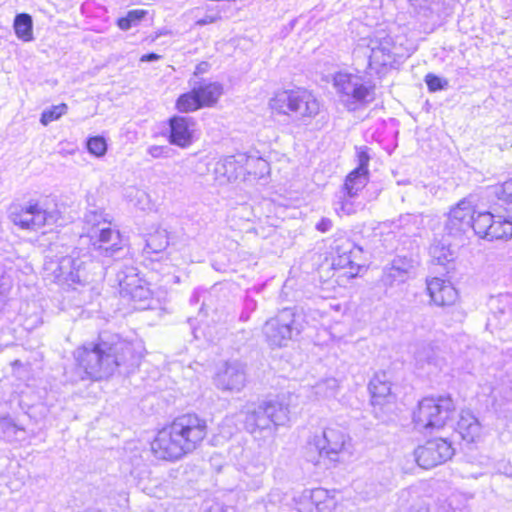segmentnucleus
<instances>
[{
  "instance_id": "obj_15",
  "label": "nucleus",
  "mask_w": 512,
  "mask_h": 512,
  "mask_svg": "<svg viewBox=\"0 0 512 512\" xmlns=\"http://www.w3.org/2000/svg\"><path fill=\"white\" fill-rule=\"evenodd\" d=\"M475 214V203L472 196L463 198L450 209L445 223V230L451 236H460L471 229V221Z\"/></svg>"
},
{
  "instance_id": "obj_2",
  "label": "nucleus",
  "mask_w": 512,
  "mask_h": 512,
  "mask_svg": "<svg viewBox=\"0 0 512 512\" xmlns=\"http://www.w3.org/2000/svg\"><path fill=\"white\" fill-rule=\"evenodd\" d=\"M89 238L91 255L81 254L80 250H73L71 254L62 257L54 270L55 278L72 284H85L89 281L87 265L91 264V257L100 259L103 264L109 260H119L126 254V248L121 234L111 227H102L94 230Z\"/></svg>"
},
{
  "instance_id": "obj_47",
  "label": "nucleus",
  "mask_w": 512,
  "mask_h": 512,
  "mask_svg": "<svg viewBox=\"0 0 512 512\" xmlns=\"http://www.w3.org/2000/svg\"><path fill=\"white\" fill-rule=\"evenodd\" d=\"M284 498V494L279 489H273L268 494V502L272 504L281 503Z\"/></svg>"
},
{
  "instance_id": "obj_48",
  "label": "nucleus",
  "mask_w": 512,
  "mask_h": 512,
  "mask_svg": "<svg viewBox=\"0 0 512 512\" xmlns=\"http://www.w3.org/2000/svg\"><path fill=\"white\" fill-rule=\"evenodd\" d=\"M332 228V221L329 218H322L317 224L316 229L320 232H327Z\"/></svg>"
},
{
  "instance_id": "obj_16",
  "label": "nucleus",
  "mask_w": 512,
  "mask_h": 512,
  "mask_svg": "<svg viewBox=\"0 0 512 512\" xmlns=\"http://www.w3.org/2000/svg\"><path fill=\"white\" fill-rule=\"evenodd\" d=\"M347 439V434L340 426H327L322 436L316 437L314 445L321 457L325 456L332 461H337V456L343 451Z\"/></svg>"
},
{
  "instance_id": "obj_36",
  "label": "nucleus",
  "mask_w": 512,
  "mask_h": 512,
  "mask_svg": "<svg viewBox=\"0 0 512 512\" xmlns=\"http://www.w3.org/2000/svg\"><path fill=\"white\" fill-rule=\"evenodd\" d=\"M67 110L68 106L65 103L51 106L42 112L40 122L42 125L47 126L49 123L58 120L62 115L66 114Z\"/></svg>"
},
{
  "instance_id": "obj_6",
  "label": "nucleus",
  "mask_w": 512,
  "mask_h": 512,
  "mask_svg": "<svg viewBox=\"0 0 512 512\" xmlns=\"http://www.w3.org/2000/svg\"><path fill=\"white\" fill-rule=\"evenodd\" d=\"M305 314L296 308H284L263 326L266 341L271 347H285L306 328Z\"/></svg>"
},
{
  "instance_id": "obj_45",
  "label": "nucleus",
  "mask_w": 512,
  "mask_h": 512,
  "mask_svg": "<svg viewBox=\"0 0 512 512\" xmlns=\"http://www.w3.org/2000/svg\"><path fill=\"white\" fill-rule=\"evenodd\" d=\"M357 161L358 166L354 170L368 173V164L370 161V156L367 152L366 147H361L357 150Z\"/></svg>"
},
{
  "instance_id": "obj_9",
  "label": "nucleus",
  "mask_w": 512,
  "mask_h": 512,
  "mask_svg": "<svg viewBox=\"0 0 512 512\" xmlns=\"http://www.w3.org/2000/svg\"><path fill=\"white\" fill-rule=\"evenodd\" d=\"M60 214L56 208H49L44 202L29 201L25 205H12L10 220L21 229L37 231L45 225L56 224Z\"/></svg>"
},
{
  "instance_id": "obj_37",
  "label": "nucleus",
  "mask_w": 512,
  "mask_h": 512,
  "mask_svg": "<svg viewBox=\"0 0 512 512\" xmlns=\"http://www.w3.org/2000/svg\"><path fill=\"white\" fill-rule=\"evenodd\" d=\"M212 295L210 292L202 289H195L190 297V304L196 305L202 301L200 311H208L212 308Z\"/></svg>"
},
{
  "instance_id": "obj_38",
  "label": "nucleus",
  "mask_w": 512,
  "mask_h": 512,
  "mask_svg": "<svg viewBox=\"0 0 512 512\" xmlns=\"http://www.w3.org/2000/svg\"><path fill=\"white\" fill-rule=\"evenodd\" d=\"M335 251V256H346L351 253H361L362 249L357 247L352 241L348 239H342L336 241L335 246L333 247Z\"/></svg>"
},
{
  "instance_id": "obj_13",
  "label": "nucleus",
  "mask_w": 512,
  "mask_h": 512,
  "mask_svg": "<svg viewBox=\"0 0 512 512\" xmlns=\"http://www.w3.org/2000/svg\"><path fill=\"white\" fill-rule=\"evenodd\" d=\"M334 86L348 107L374 100V86L364 84L357 75L337 73L334 76Z\"/></svg>"
},
{
  "instance_id": "obj_24",
  "label": "nucleus",
  "mask_w": 512,
  "mask_h": 512,
  "mask_svg": "<svg viewBox=\"0 0 512 512\" xmlns=\"http://www.w3.org/2000/svg\"><path fill=\"white\" fill-rule=\"evenodd\" d=\"M245 384V365L239 361L226 362V390L240 391Z\"/></svg>"
},
{
  "instance_id": "obj_52",
  "label": "nucleus",
  "mask_w": 512,
  "mask_h": 512,
  "mask_svg": "<svg viewBox=\"0 0 512 512\" xmlns=\"http://www.w3.org/2000/svg\"><path fill=\"white\" fill-rule=\"evenodd\" d=\"M342 209H343V210H346V211H347V213H350V209H346V204H344V203H343V205H342Z\"/></svg>"
},
{
  "instance_id": "obj_53",
  "label": "nucleus",
  "mask_w": 512,
  "mask_h": 512,
  "mask_svg": "<svg viewBox=\"0 0 512 512\" xmlns=\"http://www.w3.org/2000/svg\"><path fill=\"white\" fill-rule=\"evenodd\" d=\"M199 23H200V24H205V23H207V22H206L205 20H201V21H199Z\"/></svg>"
},
{
  "instance_id": "obj_7",
  "label": "nucleus",
  "mask_w": 512,
  "mask_h": 512,
  "mask_svg": "<svg viewBox=\"0 0 512 512\" xmlns=\"http://www.w3.org/2000/svg\"><path fill=\"white\" fill-rule=\"evenodd\" d=\"M269 105L274 112L296 120L314 118L320 111L318 100L305 89L279 91L270 99Z\"/></svg>"
},
{
  "instance_id": "obj_32",
  "label": "nucleus",
  "mask_w": 512,
  "mask_h": 512,
  "mask_svg": "<svg viewBox=\"0 0 512 512\" xmlns=\"http://www.w3.org/2000/svg\"><path fill=\"white\" fill-rule=\"evenodd\" d=\"M493 218L490 212H480L476 217L473 216L471 229L475 235L487 240Z\"/></svg>"
},
{
  "instance_id": "obj_8",
  "label": "nucleus",
  "mask_w": 512,
  "mask_h": 512,
  "mask_svg": "<svg viewBox=\"0 0 512 512\" xmlns=\"http://www.w3.org/2000/svg\"><path fill=\"white\" fill-rule=\"evenodd\" d=\"M455 405L449 395L425 397L418 403L413 420L418 429L438 430L452 420Z\"/></svg>"
},
{
  "instance_id": "obj_44",
  "label": "nucleus",
  "mask_w": 512,
  "mask_h": 512,
  "mask_svg": "<svg viewBox=\"0 0 512 512\" xmlns=\"http://www.w3.org/2000/svg\"><path fill=\"white\" fill-rule=\"evenodd\" d=\"M440 0H408L410 5L418 12L428 15L432 11V6Z\"/></svg>"
},
{
  "instance_id": "obj_35",
  "label": "nucleus",
  "mask_w": 512,
  "mask_h": 512,
  "mask_svg": "<svg viewBox=\"0 0 512 512\" xmlns=\"http://www.w3.org/2000/svg\"><path fill=\"white\" fill-rule=\"evenodd\" d=\"M24 433L12 418L4 417L0 419V437L6 441H13L19 439V434Z\"/></svg>"
},
{
  "instance_id": "obj_11",
  "label": "nucleus",
  "mask_w": 512,
  "mask_h": 512,
  "mask_svg": "<svg viewBox=\"0 0 512 512\" xmlns=\"http://www.w3.org/2000/svg\"><path fill=\"white\" fill-rule=\"evenodd\" d=\"M394 42L389 36L381 39H371L364 55L368 57L366 73L369 75H384L396 63V54L393 52Z\"/></svg>"
},
{
  "instance_id": "obj_30",
  "label": "nucleus",
  "mask_w": 512,
  "mask_h": 512,
  "mask_svg": "<svg viewBox=\"0 0 512 512\" xmlns=\"http://www.w3.org/2000/svg\"><path fill=\"white\" fill-rule=\"evenodd\" d=\"M432 262L437 265H445L454 259V253L450 245L441 241H435L429 249Z\"/></svg>"
},
{
  "instance_id": "obj_19",
  "label": "nucleus",
  "mask_w": 512,
  "mask_h": 512,
  "mask_svg": "<svg viewBox=\"0 0 512 512\" xmlns=\"http://www.w3.org/2000/svg\"><path fill=\"white\" fill-rule=\"evenodd\" d=\"M427 291L438 306H451L458 298L457 290L452 284L437 277L427 280Z\"/></svg>"
},
{
  "instance_id": "obj_41",
  "label": "nucleus",
  "mask_w": 512,
  "mask_h": 512,
  "mask_svg": "<svg viewBox=\"0 0 512 512\" xmlns=\"http://www.w3.org/2000/svg\"><path fill=\"white\" fill-rule=\"evenodd\" d=\"M425 83L431 92L443 90L448 86V81L438 77L435 74L429 73L425 76Z\"/></svg>"
},
{
  "instance_id": "obj_18",
  "label": "nucleus",
  "mask_w": 512,
  "mask_h": 512,
  "mask_svg": "<svg viewBox=\"0 0 512 512\" xmlns=\"http://www.w3.org/2000/svg\"><path fill=\"white\" fill-rule=\"evenodd\" d=\"M194 130L195 122L191 117L173 116L169 119V142L187 148L193 142Z\"/></svg>"
},
{
  "instance_id": "obj_12",
  "label": "nucleus",
  "mask_w": 512,
  "mask_h": 512,
  "mask_svg": "<svg viewBox=\"0 0 512 512\" xmlns=\"http://www.w3.org/2000/svg\"><path fill=\"white\" fill-rule=\"evenodd\" d=\"M269 170V164L260 156L247 152H226V176L228 180H237L245 174L262 177Z\"/></svg>"
},
{
  "instance_id": "obj_26",
  "label": "nucleus",
  "mask_w": 512,
  "mask_h": 512,
  "mask_svg": "<svg viewBox=\"0 0 512 512\" xmlns=\"http://www.w3.org/2000/svg\"><path fill=\"white\" fill-rule=\"evenodd\" d=\"M169 245L168 232L165 229L157 228L153 233L148 234L143 249L144 254L152 256L166 250Z\"/></svg>"
},
{
  "instance_id": "obj_40",
  "label": "nucleus",
  "mask_w": 512,
  "mask_h": 512,
  "mask_svg": "<svg viewBox=\"0 0 512 512\" xmlns=\"http://www.w3.org/2000/svg\"><path fill=\"white\" fill-rule=\"evenodd\" d=\"M494 194L499 200L512 203V178L502 185L495 187Z\"/></svg>"
},
{
  "instance_id": "obj_3",
  "label": "nucleus",
  "mask_w": 512,
  "mask_h": 512,
  "mask_svg": "<svg viewBox=\"0 0 512 512\" xmlns=\"http://www.w3.org/2000/svg\"><path fill=\"white\" fill-rule=\"evenodd\" d=\"M206 434L205 420L196 414H184L158 431L151 450L159 459L175 461L197 449Z\"/></svg>"
},
{
  "instance_id": "obj_39",
  "label": "nucleus",
  "mask_w": 512,
  "mask_h": 512,
  "mask_svg": "<svg viewBox=\"0 0 512 512\" xmlns=\"http://www.w3.org/2000/svg\"><path fill=\"white\" fill-rule=\"evenodd\" d=\"M87 149L91 154L101 157L107 151V144L103 137L94 136L87 140Z\"/></svg>"
},
{
  "instance_id": "obj_10",
  "label": "nucleus",
  "mask_w": 512,
  "mask_h": 512,
  "mask_svg": "<svg viewBox=\"0 0 512 512\" xmlns=\"http://www.w3.org/2000/svg\"><path fill=\"white\" fill-rule=\"evenodd\" d=\"M116 282L122 297L129 298L135 309L152 308V292L145 280L139 277L134 266L123 265L116 273Z\"/></svg>"
},
{
  "instance_id": "obj_20",
  "label": "nucleus",
  "mask_w": 512,
  "mask_h": 512,
  "mask_svg": "<svg viewBox=\"0 0 512 512\" xmlns=\"http://www.w3.org/2000/svg\"><path fill=\"white\" fill-rule=\"evenodd\" d=\"M371 394V403L374 406H383L394 400L391 384L385 372L376 373L368 385Z\"/></svg>"
},
{
  "instance_id": "obj_50",
  "label": "nucleus",
  "mask_w": 512,
  "mask_h": 512,
  "mask_svg": "<svg viewBox=\"0 0 512 512\" xmlns=\"http://www.w3.org/2000/svg\"><path fill=\"white\" fill-rule=\"evenodd\" d=\"M455 499L454 498H450L448 503H447V507H448V510L445 511V512H465V510L463 508H456L453 506V504L455 503Z\"/></svg>"
},
{
  "instance_id": "obj_27",
  "label": "nucleus",
  "mask_w": 512,
  "mask_h": 512,
  "mask_svg": "<svg viewBox=\"0 0 512 512\" xmlns=\"http://www.w3.org/2000/svg\"><path fill=\"white\" fill-rule=\"evenodd\" d=\"M488 232L487 240H500L512 238V221L502 217H494Z\"/></svg>"
},
{
  "instance_id": "obj_29",
  "label": "nucleus",
  "mask_w": 512,
  "mask_h": 512,
  "mask_svg": "<svg viewBox=\"0 0 512 512\" xmlns=\"http://www.w3.org/2000/svg\"><path fill=\"white\" fill-rule=\"evenodd\" d=\"M368 180V173L353 170L346 177L344 189L349 197H354L362 190Z\"/></svg>"
},
{
  "instance_id": "obj_46",
  "label": "nucleus",
  "mask_w": 512,
  "mask_h": 512,
  "mask_svg": "<svg viewBox=\"0 0 512 512\" xmlns=\"http://www.w3.org/2000/svg\"><path fill=\"white\" fill-rule=\"evenodd\" d=\"M171 149L168 146H151L148 148V153L153 158L168 157Z\"/></svg>"
},
{
  "instance_id": "obj_28",
  "label": "nucleus",
  "mask_w": 512,
  "mask_h": 512,
  "mask_svg": "<svg viewBox=\"0 0 512 512\" xmlns=\"http://www.w3.org/2000/svg\"><path fill=\"white\" fill-rule=\"evenodd\" d=\"M13 28L16 36L22 41L33 40V20L29 14H17L14 18Z\"/></svg>"
},
{
  "instance_id": "obj_23",
  "label": "nucleus",
  "mask_w": 512,
  "mask_h": 512,
  "mask_svg": "<svg viewBox=\"0 0 512 512\" xmlns=\"http://www.w3.org/2000/svg\"><path fill=\"white\" fill-rule=\"evenodd\" d=\"M302 498L310 501L311 504L320 512H324L326 510L331 511L336 505V502L330 495L329 491L321 487L305 490L302 494Z\"/></svg>"
},
{
  "instance_id": "obj_31",
  "label": "nucleus",
  "mask_w": 512,
  "mask_h": 512,
  "mask_svg": "<svg viewBox=\"0 0 512 512\" xmlns=\"http://www.w3.org/2000/svg\"><path fill=\"white\" fill-rule=\"evenodd\" d=\"M125 197L135 208L141 211H147L152 208L150 196L142 189L133 186L128 187Z\"/></svg>"
},
{
  "instance_id": "obj_17",
  "label": "nucleus",
  "mask_w": 512,
  "mask_h": 512,
  "mask_svg": "<svg viewBox=\"0 0 512 512\" xmlns=\"http://www.w3.org/2000/svg\"><path fill=\"white\" fill-rule=\"evenodd\" d=\"M414 269V261L408 257L397 256L383 268L380 283L385 288H392L405 283Z\"/></svg>"
},
{
  "instance_id": "obj_25",
  "label": "nucleus",
  "mask_w": 512,
  "mask_h": 512,
  "mask_svg": "<svg viewBox=\"0 0 512 512\" xmlns=\"http://www.w3.org/2000/svg\"><path fill=\"white\" fill-rule=\"evenodd\" d=\"M490 309L500 322L505 324L512 318V294H499L492 297L489 302Z\"/></svg>"
},
{
  "instance_id": "obj_1",
  "label": "nucleus",
  "mask_w": 512,
  "mask_h": 512,
  "mask_svg": "<svg viewBox=\"0 0 512 512\" xmlns=\"http://www.w3.org/2000/svg\"><path fill=\"white\" fill-rule=\"evenodd\" d=\"M78 366L88 378L102 380L115 371L128 375L140 365L143 354L140 346L120 338L118 335L100 334L96 342H89L74 352Z\"/></svg>"
},
{
  "instance_id": "obj_34",
  "label": "nucleus",
  "mask_w": 512,
  "mask_h": 512,
  "mask_svg": "<svg viewBox=\"0 0 512 512\" xmlns=\"http://www.w3.org/2000/svg\"><path fill=\"white\" fill-rule=\"evenodd\" d=\"M147 14L148 11L144 9L130 10L124 17L117 20V25L121 30L127 31L132 27L139 25Z\"/></svg>"
},
{
  "instance_id": "obj_4",
  "label": "nucleus",
  "mask_w": 512,
  "mask_h": 512,
  "mask_svg": "<svg viewBox=\"0 0 512 512\" xmlns=\"http://www.w3.org/2000/svg\"><path fill=\"white\" fill-rule=\"evenodd\" d=\"M289 408L278 400L246 405L237 417L255 440L273 441L277 426L289 420Z\"/></svg>"
},
{
  "instance_id": "obj_22",
  "label": "nucleus",
  "mask_w": 512,
  "mask_h": 512,
  "mask_svg": "<svg viewBox=\"0 0 512 512\" xmlns=\"http://www.w3.org/2000/svg\"><path fill=\"white\" fill-rule=\"evenodd\" d=\"M84 227L87 237H90L92 232L102 227H110V215L106 214L104 210L96 205L88 207L83 218Z\"/></svg>"
},
{
  "instance_id": "obj_43",
  "label": "nucleus",
  "mask_w": 512,
  "mask_h": 512,
  "mask_svg": "<svg viewBox=\"0 0 512 512\" xmlns=\"http://www.w3.org/2000/svg\"><path fill=\"white\" fill-rule=\"evenodd\" d=\"M266 468V459H260L257 457L255 460L251 461L248 465L244 466V471L248 475H259L264 472Z\"/></svg>"
},
{
  "instance_id": "obj_42",
  "label": "nucleus",
  "mask_w": 512,
  "mask_h": 512,
  "mask_svg": "<svg viewBox=\"0 0 512 512\" xmlns=\"http://www.w3.org/2000/svg\"><path fill=\"white\" fill-rule=\"evenodd\" d=\"M357 254L358 253H351L346 256H334L332 265L339 269L350 268L353 270Z\"/></svg>"
},
{
  "instance_id": "obj_49",
  "label": "nucleus",
  "mask_w": 512,
  "mask_h": 512,
  "mask_svg": "<svg viewBox=\"0 0 512 512\" xmlns=\"http://www.w3.org/2000/svg\"><path fill=\"white\" fill-rule=\"evenodd\" d=\"M161 59V55L151 52L141 56V62H155Z\"/></svg>"
},
{
  "instance_id": "obj_14",
  "label": "nucleus",
  "mask_w": 512,
  "mask_h": 512,
  "mask_svg": "<svg viewBox=\"0 0 512 512\" xmlns=\"http://www.w3.org/2000/svg\"><path fill=\"white\" fill-rule=\"evenodd\" d=\"M414 455L420 467L430 469L450 460L454 455V448L451 442H448L446 439L436 438L428 440L424 445L419 446L415 450Z\"/></svg>"
},
{
  "instance_id": "obj_5",
  "label": "nucleus",
  "mask_w": 512,
  "mask_h": 512,
  "mask_svg": "<svg viewBox=\"0 0 512 512\" xmlns=\"http://www.w3.org/2000/svg\"><path fill=\"white\" fill-rule=\"evenodd\" d=\"M207 70V62H201L196 66L193 76L188 81L190 91L181 94L176 101L178 111L189 113L217 102L222 94L221 84L199 78V75Z\"/></svg>"
},
{
  "instance_id": "obj_21",
  "label": "nucleus",
  "mask_w": 512,
  "mask_h": 512,
  "mask_svg": "<svg viewBox=\"0 0 512 512\" xmlns=\"http://www.w3.org/2000/svg\"><path fill=\"white\" fill-rule=\"evenodd\" d=\"M456 430L463 440L474 442L480 436L481 425L470 411L463 410L459 415Z\"/></svg>"
},
{
  "instance_id": "obj_51",
  "label": "nucleus",
  "mask_w": 512,
  "mask_h": 512,
  "mask_svg": "<svg viewBox=\"0 0 512 512\" xmlns=\"http://www.w3.org/2000/svg\"><path fill=\"white\" fill-rule=\"evenodd\" d=\"M85 512H103L101 510H95V509H88Z\"/></svg>"
},
{
  "instance_id": "obj_33",
  "label": "nucleus",
  "mask_w": 512,
  "mask_h": 512,
  "mask_svg": "<svg viewBox=\"0 0 512 512\" xmlns=\"http://www.w3.org/2000/svg\"><path fill=\"white\" fill-rule=\"evenodd\" d=\"M338 388V381L333 377L323 379L313 386L314 394L318 398L334 397L337 394Z\"/></svg>"
}]
</instances>
